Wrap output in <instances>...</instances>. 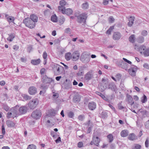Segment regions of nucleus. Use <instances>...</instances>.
Returning a JSON list of instances; mask_svg holds the SVG:
<instances>
[{"instance_id":"obj_38","label":"nucleus","mask_w":149,"mask_h":149,"mask_svg":"<svg viewBox=\"0 0 149 149\" xmlns=\"http://www.w3.org/2000/svg\"><path fill=\"white\" fill-rule=\"evenodd\" d=\"M141 102L143 103H145L147 101V97L144 95L141 98Z\"/></svg>"},{"instance_id":"obj_40","label":"nucleus","mask_w":149,"mask_h":149,"mask_svg":"<svg viewBox=\"0 0 149 149\" xmlns=\"http://www.w3.org/2000/svg\"><path fill=\"white\" fill-rule=\"evenodd\" d=\"M114 28V26H110L109 29L106 31V33L108 35L111 34V32L113 29Z\"/></svg>"},{"instance_id":"obj_7","label":"nucleus","mask_w":149,"mask_h":149,"mask_svg":"<svg viewBox=\"0 0 149 149\" xmlns=\"http://www.w3.org/2000/svg\"><path fill=\"white\" fill-rule=\"evenodd\" d=\"M137 69L136 66L134 65H131L130 68L128 70L129 74L132 76L134 77L136 75Z\"/></svg>"},{"instance_id":"obj_23","label":"nucleus","mask_w":149,"mask_h":149,"mask_svg":"<svg viewBox=\"0 0 149 149\" xmlns=\"http://www.w3.org/2000/svg\"><path fill=\"white\" fill-rule=\"evenodd\" d=\"M129 134V132L127 130H122L120 133L121 136L122 137H125L127 136Z\"/></svg>"},{"instance_id":"obj_19","label":"nucleus","mask_w":149,"mask_h":149,"mask_svg":"<svg viewBox=\"0 0 149 149\" xmlns=\"http://www.w3.org/2000/svg\"><path fill=\"white\" fill-rule=\"evenodd\" d=\"M128 139L130 140L133 141L137 139V136L134 133H132L129 134Z\"/></svg>"},{"instance_id":"obj_51","label":"nucleus","mask_w":149,"mask_h":149,"mask_svg":"<svg viewBox=\"0 0 149 149\" xmlns=\"http://www.w3.org/2000/svg\"><path fill=\"white\" fill-rule=\"evenodd\" d=\"M144 125L146 129H149V120L146 122Z\"/></svg>"},{"instance_id":"obj_14","label":"nucleus","mask_w":149,"mask_h":149,"mask_svg":"<svg viewBox=\"0 0 149 149\" xmlns=\"http://www.w3.org/2000/svg\"><path fill=\"white\" fill-rule=\"evenodd\" d=\"M89 109L91 110H94L96 108V104L95 103L93 102H89L88 104Z\"/></svg>"},{"instance_id":"obj_57","label":"nucleus","mask_w":149,"mask_h":149,"mask_svg":"<svg viewBox=\"0 0 149 149\" xmlns=\"http://www.w3.org/2000/svg\"><path fill=\"white\" fill-rule=\"evenodd\" d=\"M114 20V18L112 16H110L109 18V21L110 23H112Z\"/></svg>"},{"instance_id":"obj_32","label":"nucleus","mask_w":149,"mask_h":149,"mask_svg":"<svg viewBox=\"0 0 149 149\" xmlns=\"http://www.w3.org/2000/svg\"><path fill=\"white\" fill-rule=\"evenodd\" d=\"M139 112L141 113L142 115L144 117L145 116H146L148 114V112L146 110L142 109H140L139 110Z\"/></svg>"},{"instance_id":"obj_47","label":"nucleus","mask_w":149,"mask_h":149,"mask_svg":"<svg viewBox=\"0 0 149 149\" xmlns=\"http://www.w3.org/2000/svg\"><path fill=\"white\" fill-rule=\"evenodd\" d=\"M88 5L87 2L84 3L82 5V8L84 9H87L88 8Z\"/></svg>"},{"instance_id":"obj_46","label":"nucleus","mask_w":149,"mask_h":149,"mask_svg":"<svg viewBox=\"0 0 149 149\" xmlns=\"http://www.w3.org/2000/svg\"><path fill=\"white\" fill-rule=\"evenodd\" d=\"M74 113L72 111H70L68 114V116L70 118L73 119L74 116Z\"/></svg>"},{"instance_id":"obj_34","label":"nucleus","mask_w":149,"mask_h":149,"mask_svg":"<svg viewBox=\"0 0 149 149\" xmlns=\"http://www.w3.org/2000/svg\"><path fill=\"white\" fill-rule=\"evenodd\" d=\"M60 67L62 68L61 66L57 64H55L54 66V69L57 71V72L59 73L60 72Z\"/></svg>"},{"instance_id":"obj_4","label":"nucleus","mask_w":149,"mask_h":149,"mask_svg":"<svg viewBox=\"0 0 149 149\" xmlns=\"http://www.w3.org/2000/svg\"><path fill=\"white\" fill-rule=\"evenodd\" d=\"M76 16L77 18V22L80 23H84L87 17V14L85 13H82Z\"/></svg>"},{"instance_id":"obj_3","label":"nucleus","mask_w":149,"mask_h":149,"mask_svg":"<svg viewBox=\"0 0 149 149\" xmlns=\"http://www.w3.org/2000/svg\"><path fill=\"white\" fill-rule=\"evenodd\" d=\"M91 58L90 56L85 53H83L81 55L80 60L84 63H87L89 62Z\"/></svg>"},{"instance_id":"obj_41","label":"nucleus","mask_w":149,"mask_h":149,"mask_svg":"<svg viewBox=\"0 0 149 149\" xmlns=\"http://www.w3.org/2000/svg\"><path fill=\"white\" fill-rule=\"evenodd\" d=\"M27 149H36V146L33 144H30L28 146Z\"/></svg>"},{"instance_id":"obj_37","label":"nucleus","mask_w":149,"mask_h":149,"mask_svg":"<svg viewBox=\"0 0 149 149\" xmlns=\"http://www.w3.org/2000/svg\"><path fill=\"white\" fill-rule=\"evenodd\" d=\"M144 46L143 45H142L139 46V45H135L134 47V49L137 51H139L141 53V51L142 49H141V47Z\"/></svg>"},{"instance_id":"obj_64","label":"nucleus","mask_w":149,"mask_h":149,"mask_svg":"<svg viewBox=\"0 0 149 149\" xmlns=\"http://www.w3.org/2000/svg\"><path fill=\"white\" fill-rule=\"evenodd\" d=\"M61 41V40H60L59 39H56L54 40V42L56 44H58Z\"/></svg>"},{"instance_id":"obj_52","label":"nucleus","mask_w":149,"mask_h":149,"mask_svg":"<svg viewBox=\"0 0 149 149\" xmlns=\"http://www.w3.org/2000/svg\"><path fill=\"white\" fill-rule=\"evenodd\" d=\"M46 71L45 69L44 68H42L41 69L40 71V72L42 76L43 75H44V73H45Z\"/></svg>"},{"instance_id":"obj_63","label":"nucleus","mask_w":149,"mask_h":149,"mask_svg":"<svg viewBox=\"0 0 149 149\" xmlns=\"http://www.w3.org/2000/svg\"><path fill=\"white\" fill-rule=\"evenodd\" d=\"M123 60H124L127 63H128L129 64H131L132 63V62L127 60V59H126V58H123Z\"/></svg>"},{"instance_id":"obj_29","label":"nucleus","mask_w":149,"mask_h":149,"mask_svg":"<svg viewBox=\"0 0 149 149\" xmlns=\"http://www.w3.org/2000/svg\"><path fill=\"white\" fill-rule=\"evenodd\" d=\"M64 11L65 12L64 13V14H65L67 15H71L72 14L73 12V11L72 9L70 8L65 9Z\"/></svg>"},{"instance_id":"obj_9","label":"nucleus","mask_w":149,"mask_h":149,"mask_svg":"<svg viewBox=\"0 0 149 149\" xmlns=\"http://www.w3.org/2000/svg\"><path fill=\"white\" fill-rule=\"evenodd\" d=\"M80 57V54L79 51H74L72 54V59L74 61L77 60Z\"/></svg>"},{"instance_id":"obj_59","label":"nucleus","mask_w":149,"mask_h":149,"mask_svg":"<svg viewBox=\"0 0 149 149\" xmlns=\"http://www.w3.org/2000/svg\"><path fill=\"white\" fill-rule=\"evenodd\" d=\"M44 59H46L47 57V54L46 52H44L42 55Z\"/></svg>"},{"instance_id":"obj_27","label":"nucleus","mask_w":149,"mask_h":149,"mask_svg":"<svg viewBox=\"0 0 149 149\" xmlns=\"http://www.w3.org/2000/svg\"><path fill=\"white\" fill-rule=\"evenodd\" d=\"M8 15L6 14L5 17H6V19H7V21L9 23L10 22H13L15 20V18L11 16H8Z\"/></svg>"},{"instance_id":"obj_18","label":"nucleus","mask_w":149,"mask_h":149,"mask_svg":"<svg viewBox=\"0 0 149 149\" xmlns=\"http://www.w3.org/2000/svg\"><path fill=\"white\" fill-rule=\"evenodd\" d=\"M108 88L114 91H116V86L115 84L113 82H112L109 84Z\"/></svg>"},{"instance_id":"obj_33","label":"nucleus","mask_w":149,"mask_h":149,"mask_svg":"<svg viewBox=\"0 0 149 149\" xmlns=\"http://www.w3.org/2000/svg\"><path fill=\"white\" fill-rule=\"evenodd\" d=\"M58 10L60 12H61L62 13L64 14L65 10V6H60L58 7Z\"/></svg>"},{"instance_id":"obj_22","label":"nucleus","mask_w":149,"mask_h":149,"mask_svg":"<svg viewBox=\"0 0 149 149\" xmlns=\"http://www.w3.org/2000/svg\"><path fill=\"white\" fill-rule=\"evenodd\" d=\"M6 124L8 127H12L15 126V124L12 121L8 120L6 121Z\"/></svg>"},{"instance_id":"obj_25","label":"nucleus","mask_w":149,"mask_h":149,"mask_svg":"<svg viewBox=\"0 0 149 149\" xmlns=\"http://www.w3.org/2000/svg\"><path fill=\"white\" fill-rule=\"evenodd\" d=\"M73 102L75 103H78L80 100V97L78 95H75L73 97L72 99Z\"/></svg>"},{"instance_id":"obj_49","label":"nucleus","mask_w":149,"mask_h":149,"mask_svg":"<svg viewBox=\"0 0 149 149\" xmlns=\"http://www.w3.org/2000/svg\"><path fill=\"white\" fill-rule=\"evenodd\" d=\"M102 118H105L107 116V114L106 111H103L102 113Z\"/></svg>"},{"instance_id":"obj_11","label":"nucleus","mask_w":149,"mask_h":149,"mask_svg":"<svg viewBox=\"0 0 149 149\" xmlns=\"http://www.w3.org/2000/svg\"><path fill=\"white\" fill-rule=\"evenodd\" d=\"M93 77V71L91 70L88 72L85 76V79L86 80H89Z\"/></svg>"},{"instance_id":"obj_16","label":"nucleus","mask_w":149,"mask_h":149,"mask_svg":"<svg viewBox=\"0 0 149 149\" xmlns=\"http://www.w3.org/2000/svg\"><path fill=\"white\" fill-rule=\"evenodd\" d=\"M27 110V107L25 106L21 107L19 108V111L20 114H23L26 113Z\"/></svg>"},{"instance_id":"obj_21","label":"nucleus","mask_w":149,"mask_h":149,"mask_svg":"<svg viewBox=\"0 0 149 149\" xmlns=\"http://www.w3.org/2000/svg\"><path fill=\"white\" fill-rule=\"evenodd\" d=\"M134 17H130L129 19V22L127 23L129 26L131 27L134 23Z\"/></svg>"},{"instance_id":"obj_6","label":"nucleus","mask_w":149,"mask_h":149,"mask_svg":"<svg viewBox=\"0 0 149 149\" xmlns=\"http://www.w3.org/2000/svg\"><path fill=\"white\" fill-rule=\"evenodd\" d=\"M41 112L39 110H36L32 112L31 116L34 119L38 120L41 117Z\"/></svg>"},{"instance_id":"obj_1","label":"nucleus","mask_w":149,"mask_h":149,"mask_svg":"<svg viewBox=\"0 0 149 149\" xmlns=\"http://www.w3.org/2000/svg\"><path fill=\"white\" fill-rule=\"evenodd\" d=\"M42 81L43 84L41 85V87L43 89H46L48 87L49 85H45L50 84L53 80L51 78L48 77L46 75L42 76Z\"/></svg>"},{"instance_id":"obj_62","label":"nucleus","mask_w":149,"mask_h":149,"mask_svg":"<svg viewBox=\"0 0 149 149\" xmlns=\"http://www.w3.org/2000/svg\"><path fill=\"white\" fill-rule=\"evenodd\" d=\"M71 31V29L70 28H67L65 29V33H70Z\"/></svg>"},{"instance_id":"obj_15","label":"nucleus","mask_w":149,"mask_h":149,"mask_svg":"<svg viewBox=\"0 0 149 149\" xmlns=\"http://www.w3.org/2000/svg\"><path fill=\"white\" fill-rule=\"evenodd\" d=\"M127 101L128 102V104L131 105H132L134 103L132 97L131 95L127 94Z\"/></svg>"},{"instance_id":"obj_54","label":"nucleus","mask_w":149,"mask_h":149,"mask_svg":"<svg viewBox=\"0 0 149 149\" xmlns=\"http://www.w3.org/2000/svg\"><path fill=\"white\" fill-rule=\"evenodd\" d=\"M3 108L6 111H8L9 109V107L6 104H4L3 105Z\"/></svg>"},{"instance_id":"obj_8","label":"nucleus","mask_w":149,"mask_h":149,"mask_svg":"<svg viewBox=\"0 0 149 149\" xmlns=\"http://www.w3.org/2000/svg\"><path fill=\"white\" fill-rule=\"evenodd\" d=\"M38 103V101L37 99H33L30 101L28 104V106L31 109H33L37 106Z\"/></svg>"},{"instance_id":"obj_2","label":"nucleus","mask_w":149,"mask_h":149,"mask_svg":"<svg viewBox=\"0 0 149 149\" xmlns=\"http://www.w3.org/2000/svg\"><path fill=\"white\" fill-rule=\"evenodd\" d=\"M23 22L26 27L30 29H33L35 26V23L29 17L24 19Z\"/></svg>"},{"instance_id":"obj_55","label":"nucleus","mask_w":149,"mask_h":149,"mask_svg":"<svg viewBox=\"0 0 149 149\" xmlns=\"http://www.w3.org/2000/svg\"><path fill=\"white\" fill-rule=\"evenodd\" d=\"M149 140L148 138H147L145 142V145L146 148H148L149 146Z\"/></svg>"},{"instance_id":"obj_13","label":"nucleus","mask_w":149,"mask_h":149,"mask_svg":"<svg viewBox=\"0 0 149 149\" xmlns=\"http://www.w3.org/2000/svg\"><path fill=\"white\" fill-rule=\"evenodd\" d=\"M121 34L118 32H115L113 35V38L114 40H118L121 38Z\"/></svg>"},{"instance_id":"obj_36","label":"nucleus","mask_w":149,"mask_h":149,"mask_svg":"<svg viewBox=\"0 0 149 149\" xmlns=\"http://www.w3.org/2000/svg\"><path fill=\"white\" fill-rule=\"evenodd\" d=\"M132 149H141V146L139 144H135L132 146Z\"/></svg>"},{"instance_id":"obj_48","label":"nucleus","mask_w":149,"mask_h":149,"mask_svg":"<svg viewBox=\"0 0 149 149\" xmlns=\"http://www.w3.org/2000/svg\"><path fill=\"white\" fill-rule=\"evenodd\" d=\"M83 71L82 70L79 69V71L77 73V75L78 76H81L83 75Z\"/></svg>"},{"instance_id":"obj_39","label":"nucleus","mask_w":149,"mask_h":149,"mask_svg":"<svg viewBox=\"0 0 149 149\" xmlns=\"http://www.w3.org/2000/svg\"><path fill=\"white\" fill-rule=\"evenodd\" d=\"M22 96L23 97L24 99L25 100H26L31 99V97L28 95L25 94L22 95Z\"/></svg>"},{"instance_id":"obj_24","label":"nucleus","mask_w":149,"mask_h":149,"mask_svg":"<svg viewBox=\"0 0 149 149\" xmlns=\"http://www.w3.org/2000/svg\"><path fill=\"white\" fill-rule=\"evenodd\" d=\"M40 62V60L39 58L37 59L32 60L31 61V63L34 65H38Z\"/></svg>"},{"instance_id":"obj_61","label":"nucleus","mask_w":149,"mask_h":149,"mask_svg":"<svg viewBox=\"0 0 149 149\" xmlns=\"http://www.w3.org/2000/svg\"><path fill=\"white\" fill-rule=\"evenodd\" d=\"M141 35L144 36H146L147 35V32L146 30H143L142 31Z\"/></svg>"},{"instance_id":"obj_30","label":"nucleus","mask_w":149,"mask_h":149,"mask_svg":"<svg viewBox=\"0 0 149 149\" xmlns=\"http://www.w3.org/2000/svg\"><path fill=\"white\" fill-rule=\"evenodd\" d=\"M137 41L140 43H143L144 41V38L142 36H140L136 38Z\"/></svg>"},{"instance_id":"obj_28","label":"nucleus","mask_w":149,"mask_h":149,"mask_svg":"<svg viewBox=\"0 0 149 149\" xmlns=\"http://www.w3.org/2000/svg\"><path fill=\"white\" fill-rule=\"evenodd\" d=\"M96 93L100 96L103 100L106 101H108V98L107 97H105L104 95L98 91H97L96 92Z\"/></svg>"},{"instance_id":"obj_31","label":"nucleus","mask_w":149,"mask_h":149,"mask_svg":"<svg viewBox=\"0 0 149 149\" xmlns=\"http://www.w3.org/2000/svg\"><path fill=\"white\" fill-rule=\"evenodd\" d=\"M135 35L132 34L129 37V40L130 42L134 43L135 42Z\"/></svg>"},{"instance_id":"obj_5","label":"nucleus","mask_w":149,"mask_h":149,"mask_svg":"<svg viewBox=\"0 0 149 149\" xmlns=\"http://www.w3.org/2000/svg\"><path fill=\"white\" fill-rule=\"evenodd\" d=\"M13 109V110L12 112H8L7 115V117L8 118H14L18 116L17 110L16 109V107H15Z\"/></svg>"},{"instance_id":"obj_58","label":"nucleus","mask_w":149,"mask_h":149,"mask_svg":"<svg viewBox=\"0 0 149 149\" xmlns=\"http://www.w3.org/2000/svg\"><path fill=\"white\" fill-rule=\"evenodd\" d=\"M143 67L149 70V65L147 63H145L143 65Z\"/></svg>"},{"instance_id":"obj_20","label":"nucleus","mask_w":149,"mask_h":149,"mask_svg":"<svg viewBox=\"0 0 149 149\" xmlns=\"http://www.w3.org/2000/svg\"><path fill=\"white\" fill-rule=\"evenodd\" d=\"M30 18H31L32 20L35 23L38 22V17L35 15L34 14L31 15L30 16Z\"/></svg>"},{"instance_id":"obj_60","label":"nucleus","mask_w":149,"mask_h":149,"mask_svg":"<svg viewBox=\"0 0 149 149\" xmlns=\"http://www.w3.org/2000/svg\"><path fill=\"white\" fill-rule=\"evenodd\" d=\"M2 133L3 135H4L5 134V129L4 125H3L1 126Z\"/></svg>"},{"instance_id":"obj_44","label":"nucleus","mask_w":149,"mask_h":149,"mask_svg":"<svg viewBox=\"0 0 149 149\" xmlns=\"http://www.w3.org/2000/svg\"><path fill=\"white\" fill-rule=\"evenodd\" d=\"M72 84H67L64 85V88L66 89H69L71 88Z\"/></svg>"},{"instance_id":"obj_10","label":"nucleus","mask_w":149,"mask_h":149,"mask_svg":"<svg viewBox=\"0 0 149 149\" xmlns=\"http://www.w3.org/2000/svg\"><path fill=\"white\" fill-rule=\"evenodd\" d=\"M141 49H142L141 51V53L143 54L145 56H149V48H146L145 46L141 47Z\"/></svg>"},{"instance_id":"obj_42","label":"nucleus","mask_w":149,"mask_h":149,"mask_svg":"<svg viewBox=\"0 0 149 149\" xmlns=\"http://www.w3.org/2000/svg\"><path fill=\"white\" fill-rule=\"evenodd\" d=\"M107 138L109 140V142H112L113 140V137L112 135L111 134H110L107 135Z\"/></svg>"},{"instance_id":"obj_35","label":"nucleus","mask_w":149,"mask_h":149,"mask_svg":"<svg viewBox=\"0 0 149 149\" xmlns=\"http://www.w3.org/2000/svg\"><path fill=\"white\" fill-rule=\"evenodd\" d=\"M15 37V35L13 34H10L9 35V37L7 38V40L10 42L12 41Z\"/></svg>"},{"instance_id":"obj_53","label":"nucleus","mask_w":149,"mask_h":149,"mask_svg":"<svg viewBox=\"0 0 149 149\" xmlns=\"http://www.w3.org/2000/svg\"><path fill=\"white\" fill-rule=\"evenodd\" d=\"M115 77L117 80H119L121 79V75L120 74L118 73L116 75Z\"/></svg>"},{"instance_id":"obj_17","label":"nucleus","mask_w":149,"mask_h":149,"mask_svg":"<svg viewBox=\"0 0 149 149\" xmlns=\"http://www.w3.org/2000/svg\"><path fill=\"white\" fill-rule=\"evenodd\" d=\"M93 139L95 143V145L97 146H98L100 141L99 138L98 136L95 137V136H93Z\"/></svg>"},{"instance_id":"obj_43","label":"nucleus","mask_w":149,"mask_h":149,"mask_svg":"<svg viewBox=\"0 0 149 149\" xmlns=\"http://www.w3.org/2000/svg\"><path fill=\"white\" fill-rule=\"evenodd\" d=\"M57 19V18L56 15H53L51 18V20L54 22H56Z\"/></svg>"},{"instance_id":"obj_56","label":"nucleus","mask_w":149,"mask_h":149,"mask_svg":"<svg viewBox=\"0 0 149 149\" xmlns=\"http://www.w3.org/2000/svg\"><path fill=\"white\" fill-rule=\"evenodd\" d=\"M83 143L81 141H80L78 142L77 144V146L79 148H81L83 146Z\"/></svg>"},{"instance_id":"obj_50","label":"nucleus","mask_w":149,"mask_h":149,"mask_svg":"<svg viewBox=\"0 0 149 149\" xmlns=\"http://www.w3.org/2000/svg\"><path fill=\"white\" fill-rule=\"evenodd\" d=\"M85 118L84 116V115H79L78 117V119L80 121H83Z\"/></svg>"},{"instance_id":"obj_12","label":"nucleus","mask_w":149,"mask_h":149,"mask_svg":"<svg viewBox=\"0 0 149 149\" xmlns=\"http://www.w3.org/2000/svg\"><path fill=\"white\" fill-rule=\"evenodd\" d=\"M28 92L31 95H35L37 92V89L34 86H31L29 88Z\"/></svg>"},{"instance_id":"obj_45","label":"nucleus","mask_w":149,"mask_h":149,"mask_svg":"<svg viewBox=\"0 0 149 149\" xmlns=\"http://www.w3.org/2000/svg\"><path fill=\"white\" fill-rule=\"evenodd\" d=\"M66 4V2L64 0H61L59 2V4L61 6H65Z\"/></svg>"},{"instance_id":"obj_26","label":"nucleus","mask_w":149,"mask_h":149,"mask_svg":"<svg viewBox=\"0 0 149 149\" xmlns=\"http://www.w3.org/2000/svg\"><path fill=\"white\" fill-rule=\"evenodd\" d=\"M65 57L66 60L68 61L70 60L71 58L72 59V55L70 52H68L65 54Z\"/></svg>"}]
</instances>
